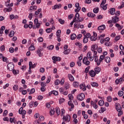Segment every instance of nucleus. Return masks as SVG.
<instances>
[{"label": "nucleus", "mask_w": 124, "mask_h": 124, "mask_svg": "<svg viewBox=\"0 0 124 124\" xmlns=\"http://www.w3.org/2000/svg\"><path fill=\"white\" fill-rule=\"evenodd\" d=\"M52 31H53V28H47L46 30V31L47 33H50Z\"/></svg>", "instance_id": "nucleus-27"}, {"label": "nucleus", "mask_w": 124, "mask_h": 124, "mask_svg": "<svg viewBox=\"0 0 124 124\" xmlns=\"http://www.w3.org/2000/svg\"><path fill=\"white\" fill-rule=\"evenodd\" d=\"M38 42H43V38L42 37H39L37 39Z\"/></svg>", "instance_id": "nucleus-50"}, {"label": "nucleus", "mask_w": 124, "mask_h": 124, "mask_svg": "<svg viewBox=\"0 0 124 124\" xmlns=\"http://www.w3.org/2000/svg\"><path fill=\"white\" fill-rule=\"evenodd\" d=\"M40 90L41 92H44L45 91H46V87L41 86Z\"/></svg>", "instance_id": "nucleus-58"}, {"label": "nucleus", "mask_w": 124, "mask_h": 124, "mask_svg": "<svg viewBox=\"0 0 124 124\" xmlns=\"http://www.w3.org/2000/svg\"><path fill=\"white\" fill-rule=\"evenodd\" d=\"M87 16H89L90 18H94L95 17V14L93 13H88L87 14Z\"/></svg>", "instance_id": "nucleus-17"}, {"label": "nucleus", "mask_w": 124, "mask_h": 124, "mask_svg": "<svg viewBox=\"0 0 124 124\" xmlns=\"http://www.w3.org/2000/svg\"><path fill=\"white\" fill-rule=\"evenodd\" d=\"M110 41V38H109V37H107V38H105V39H101V40H100V43L101 44H103V43H104L105 42H108V41Z\"/></svg>", "instance_id": "nucleus-14"}, {"label": "nucleus", "mask_w": 124, "mask_h": 124, "mask_svg": "<svg viewBox=\"0 0 124 124\" xmlns=\"http://www.w3.org/2000/svg\"><path fill=\"white\" fill-rule=\"evenodd\" d=\"M92 87H98V84L96 82H93L91 83Z\"/></svg>", "instance_id": "nucleus-33"}, {"label": "nucleus", "mask_w": 124, "mask_h": 124, "mask_svg": "<svg viewBox=\"0 0 124 124\" xmlns=\"http://www.w3.org/2000/svg\"><path fill=\"white\" fill-rule=\"evenodd\" d=\"M97 52L99 53H102V48L101 47H99L97 49Z\"/></svg>", "instance_id": "nucleus-52"}, {"label": "nucleus", "mask_w": 124, "mask_h": 124, "mask_svg": "<svg viewBox=\"0 0 124 124\" xmlns=\"http://www.w3.org/2000/svg\"><path fill=\"white\" fill-rule=\"evenodd\" d=\"M36 9H37V6H31L30 7V10H36Z\"/></svg>", "instance_id": "nucleus-30"}, {"label": "nucleus", "mask_w": 124, "mask_h": 124, "mask_svg": "<svg viewBox=\"0 0 124 124\" xmlns=\"http://www.w3.org/2000/svg\"><path fill=\"white\" fill-rule=\"evenodd\" d=\"M69 86H70L69 83H65V88L66 90H67V89H69Z\"/></svg>", "instance_id": "nucleus-51"}, {"label": "nucleus", "mask_w": 124, "mask_h": 124, "mask_svg": "<svg viewBox=\"0 0 124 124\" xmlns=\"http://www.w3.org/2000/svg\"><path fill=\"white\" fill-rule=\"evenodd\" d=\"M47 49H48V50H53V49H54V46L53 45H51L49 46H47Z\"/></svg>", "instance_id": "nucleus-47"}, {"label": "nucleus", "mask_w": 124, "mask_h": 124, "mask_svg": "<svg viewBox=\"0 0 124 124\" xmlns=\"http://www.w3.org/2000/svg\"><path fill=\"white\" fill-rule=\"evenodd\" d=\"M107 101H108V102H111V101H112V97H111V96H109L107 97Z\"/></svg>", "instance_id": "nucleus-45"}, {"label": "nucleus", "mask_w": 124, "mask_h": 124, "mask_svg": "<svg viewBox=\"0 0 124 124\" xmlns=\"http://www.w3.org/2000/svg\"><path fill=\"white\" fill-rule=\"evenodd\" d=\"M77 37V36L76 35V34H75V33H73L71 35V40H75V39H76Z\"/></svg>", "instance_id": "nucleus-21"}, {"label": "nucleus", "mask_w": 124, "mask_h": 124, "mask_svg": "<svg viewBox=\"0 0 124 124\" xmlns=\"http://www.w3.org/2000/svg\"><path fill=\"white\" fill-rule=\"evenodd\" d=\"M33 16V15H32V13L29 14V18L30 20H31V19H32Z\"/></svg>", "instance_id": "nucleus-62"}, {"label": "nucleus", "mask_w": 124, "mask_h": 124, "mask_svg": "<svg viewBox=\"0 0 124 124\" xmlns=\"http://www.w3.org/2000/svg\"><path fill=\"white\" fill-rule=\"evenodd\" d=\"M18 88H19V86H18L17 85H15L13 86V89L14 91H17Z\"/></svg>", "instance_id": "nucleus-34"}, {"label": "nucleus", "mask_w": 124, "mask_h": 124, "mask_svg": "<svg viewBox=\"0 0 124 124\" xmlns=\"http://www.w3.org/2000/svg\"><path fill=\"white\" fill-rule=\"evenodd\" d=\"M106 3V0H102L101 3L100 5V6H103V5H104Z\"/></svg>", "instance_id": "nucleus-46"}, {"label": "nucleus", "mask_w": 124, "mask_h": 124, "mask_svg": "<svg viewBox=\"0 0 124 124\" xmlns=\"http://www.w3.org/2000/svg\"><path fill=\"white\" fill-rule=\"evenodd\" d=\"M42 51V49L41 47H39L38 48V50H37V54L38 55L39 57H42L43 56V54L41 53V52Z\"/></svg>", "instance_id": "nucleus-13"}, {"label": "nucleus", "mask_w": 124, "mask_h": 124, "mask_svg": "<svg viewBox=\"0 0 124 124\" xmlns=\"http://www.w3.org/2000/svg\"><path fill=\"white\" fill-rule=\"evenodd\" d=\"M120 39H121V36L120 35H118V36H116L115 37V41H118V40H120Z\"/></svg>", "instance_id": "nucleus-41"}, {"label": "nucleus", "mask_w": 124, "mask_h": 124, "mask_svg": "<svg viewBox=\"0 0 124 124\" xmlns=\"http://www.w3.org/2000/svg\"><path fill=\"white\" fill-rule=\"evenodd\" d=\"M105 58V56H104V55H101L100 56V59H99L100 62H102L104 60Z\"/></svg>", "instance_id": "nucleus-44"}, {"label": "nucleus", "mask_w": 124, "mask_h": 124, "mask_svg": "<svg viewBox=\"0 0 124 124\" xmlns=\"http://www.w3.org/2000/svg\"><path fill=\"white\" fill-rule=\"evenodd\" d=\"M109 13L111 14V15H114L115 13H116V9L114 8H111L109 10H108Z\"/></svg>", "instance_id": "nucleus-11"}, {"label": "nucleus", "mask_w": 124, "mask_h": 124, "mask_svg": "<svg viewBox=\"0 0 124 124\" xmlns=\"http://www.w3.org/2000/svg\"><path fill=\"white\" fill-rule=\"evenodd\" d=\"M118 95L119 96H123L124 95V92L122 91H119Z\"/></svg>", "instance_id": "nucleus-36"}, {"label": "nucleus", "mask_w": 124, "mask_h": 124, "mask_svg": "<svg viewBox=\"0 0 124 124\" xmlns=\"http://www.w3.org/2000/svg\"><path fill=\"white\" fill-rule=\"evenodd\" d=\"M91 57H92V52H88L87 53V59H90V58H91Z\"/></svg>", "instance_id": "nucleus-40"}, {"label": "nucleus", "mask_w": 124, "mask_h": 124, "mask_svg": "<svg viewBox=\"0 0 124 124\" xmlns=\"http://www.w3.org/2000/svg\"><path fill=\"white\" fill-rule=\"evenodd\" d=\"M60 80L59 79H57L55 81V85L56 86H58V85H60Z\"/></svg>", "instance_id": "nucleus-42"}, {"label": "nucleus", "mask_w": 124, "mask_h": 124, "mask_svg": "<svg viewBox=\"0 0 124 124\" xmlns=\"http://www.w3.org/2000/svg\"><path fill=\"white\" fill-rule=\"evenodd\" d=\"M9 50L10 53H14V48L13 47H10Z\"/></svg>", "instance_id": "nucleus-57"}, {"label": "nucleus", "mask_w": 124, "mask_h": 124, "mask_svg": "<svg viewBox=\"0 0 124 124\" xmlns=\"http://www.w3.org/2000/svg\"><path fill=\"white\" fill-rule=\"evenodd\" d=\"M7 114H8V111H7V110H5L3 112L4 117H6Z\"/></svg>", "instance_id": "nucleus-59"}, {"label": "nucleus", "mask_w": 124, "mask_h": 124, "mask_svg": "<svg viewBox=\"0 0 124 124\" xmlns=\"http://www.w3.org/2000/svg\"><path fill=\"white\" fill-rule=\"evenodd\" d=\"M101 110L102 111V113H103V112H105V110H106V108L105 107H101Z\"/></svg>", "instance_id": "nucleus-64"}, {"label": "nucleus", "mask_w": 124, "mask_h": 124, "mask_svg": "<svg viewBox=\"0 0 124 124\" xmlns=\"http://www.w3.org/2000/svg\"><path fill=\"white\" fill-rule=\"evenodd\" d=\"M50 116H52V115H54L55 114V110L54 109H52L49 112Z\"/></svg>", "instance_id": "nucleus-49"}, {"label": "nucleus", "mask_w": 124, "mask_h": 124, "mask_svg": "<svg viewBox=\"0 0 124 124\" xmlns=\"http://www.w3.org/2000/svg\"><path fill=\"white\" fill-rule=\"evenodd\" d=\"M98 105H99V106H103V105H104V101L100 100L98 102Z\"/></svg>", "instance_id": "nucleus-23"}, {"label": "nucleus", "mask_w": 124, "mask_h": 124, "mask_svg": "<svg viewBox=\"0 0 124 124\" xmlns=\"http://www.w3.org/2000/svg\"><path fill=\"white\" fill-rule=\"evenodd\" d=\"M78 100L82 101L85 99V94L84 93H81L78 94L77 97Z\"/></svg>", "instance_id": "nucleus-2"}, {"label": "nucleus", "mask_w": 124, "mask_h": 124, "mask_svg": "<svg viewBox=\"0 0 124 124\" xmlns=\"http://www.w3.org/2000/svg\"><path fill=\"white\" fill-rule=\"evenodd\" d=\"M105 29H106V27L105 26V25H102L98 27V31H104Z\"/></svg>", "instance_id": "nucleus-16"}, {"label": "nucleus", "mask_w": 124, "mask_h": 124, "mask_svg": "<svg viewBox=\"0 0 124 124\" xmlns=\"http://www.w3.org/2000/svg\"><path fill=\"white\" fill-rule=\"evenodd\" d=\"M68 78H69L70 81H72V82H73V81H74V77H73L72 75L68 74Z\"/></svg>", "instance_id": "nucleus-20"}, {"label": "nucleus", "mask_w": 124, "mask_h": 124, "mask_svg": "<svg viewBox=\"0 0 124 124\" xmlns=\"http://www.w3.org/2000/svg\"><path fill=\"white\" fill-rule=\"evenodd\" d=\"M0 50L1 52H3L5 50V46L4 45H2L0 47Z\"/></svg>", "instance_id": "nucleus-39"}, {"label": "nucleus", "mask_w": 124, "mask_h": 124, "mask_svg": "<svg viewBox=\"0 0 124 124\" xmlns=\"http://www.w3.org/2000/svg\"><path fill=\"white\" fill-rule=\"evenodd\" d=\"M55 109H56V113L57 114L58 116H60V114H61V112L60 111V108L56 107Z\"/></svg>", "instance_id": "nucleus-24"}, {"label": "nucleus", "mask_w": 124, "mask_h": 124, "mask_svg": "<svg viewBox=\"0 0 124 124\" xmlns=\"http://www.w3.org/2000/svg\"><path fill=\"white\" fill-rule=\"evenodd\" d=\"M100 70H101V69L99 67L97 66L94 68V71L96 74H98L100 72Z\"/></svg>", "instance_id": "nucleus-19"}, {"label": "nucleus", "mask_w": 124, "mask_h": 124, "mask_svg": "<svg viewBox=\"0 0 124 124\" xmlns=\"http://www.w3.org/2000/svg\"><path fill=\"white\" fill-rule=\"evenodd\" d=\"M116 109L117 111V112H120L122 110L123 108H122V106H121V104H117L116 105Z\"/></svg>", "instance_id": "nucleus-10"}, {"label": "nucleus", "mask_w": 124, "mask_h": 124, "mask_svg": "<svg viewBox=\"0 0 124 124\" xmlns=\"http://www.w3.org/2000/svg\"><path fill=\"white\" fill-rule=\"evenodd\" d=\"M100 7H101V8H102L103 10H106V9H107V7L106 6V5H103V6H100Z\"/></svg>", "instance_id": "nucleus-63"}, {"label": "nucleus", "mask_w": 124, "mask_h": 124, "mask_svg": "<svg viewBox=\"0 0 124 124\" xmlns=\"http://www.w3.org/2000/svg\"><path fill=\"white\" fill-rule=\"evenodd\" d=\"M44 116H40L39 118V121H40L41 122H42V121H44Z\"/></svg>", "instance_id": "nucleus-53"}, {"label": "nucleus", "mask_w": 124, "mask_h": 124, "mask_svg": "<svg viewBox=\"0 0 124 124\" xmlns=\"http://www.w3.org/2000/svg\"><path fill=\"white\" fill-rule=\"evenodd\" d=\"M98 47V46H97V45L96 44L93 45L92 46L91 50L92 51H93L95 50H96V49H97Z\"/></svg>", "instance_id": "nucleus-18"}, {"label": "nucleus", "mask_w": 124, "mask_h": 124, "mask_svg": "<svg viewBox=\"0 0 124 124\" xmlns=\"http://www.w3.org/2000/svg\"><path fill=\"white\" fill-rule=\"evenodd\" d=\"M68 97H69V100L70 101H69L68 102V105L69 106H71V109H73V108H74V105L73 104V103H72V99L73 100V95L72 94H69L68 95Z\"/></svg>", "instance_id": "nucleus-1"}, {"label": "nucleus", "mask_w": 124, "mask_h": 124, "mask_svg": "<svg viewBox=\"0 0 124 124\" xmlns=\"http://www.w3.org/2000/svg\"><path fill=\"white\" fill-rule=\"evenodd\" d=\"M112 21L113 24H116L117 22H119V17L117 16L112 17Z\"/></svg>", "instance_id": "nucleus-12"}, {"label": "nucleus", "mask_w": 124, "mask_h": 124, "mask_svg": "<svg viewBox=\"0 0 124 124\" xmlns=\"http://www.w3.org/2000/svg\"><path fill=\"white\" fill-rule=\"evenodd\" d=\"M46 85L47 84L45 83V82H42L41 83V87H45V86H46Z\"/></svg>", "instance_id": "nucleus-60"}, {"label": "nucleus", "mask_w": 124, "mask_h": 124, "mask_svg": "<svg viewBox=\"0 0 124 124\" xmlns=\"http://www.w3.org/2000/svg\"><path fill=\"white\" fill-rule=\"evenodd\" d=\"M105 62H106L107 63H110V62H111V59L110 58V57H106Z\"/></svg>", "instance_id": "nucleus-22"}, {"label": "nucleus", "mask_w": 124, "mask_h": 124, "mask_svg": "<svg viewBox=\"0 0 124 124\" xmlns=\"http://www.w3.org/2000/svg\"><path fill=\"white\" fill-rule=\"evenodd\" d=\"M89 74L91 77H94V76L96 75V73L95 72H94V71H93V70L90 71Z\"/></svg>", "instance_id": "nucleus-15"}, {"label": "nucleus", "mask_w": 124, "mask_h": 124, "mask_svg": "<svg viewBox=\"0 0 124 124\" xmlns=\"http://www.w3.org/2000/svg\"><path fill=\"white\" fill-rule=\"evenodd\" d=\"M115 16H116V17L120 16V15L121 14V12H120V11H117L116 12V13H115Z\"/></svg>", "instance_id": "nucleus-48"}, {"label": "nucleus", "mask_w": 124, "mask_h": 124, "mask_svg": "<svg viewBox=\"0 0 124 124\" xmlns=\"http://www.w3.org/2000/svg\"><path fill=\"white\" fill-rule=\"evenodd\" d=\"M52 60L53 61V63H56L57 62H60L62 60V58L59 57L53 56L52 57Z\"/></svg>", "instance_id": "nucleus-4"}, {"label": "nucleus", "mask_w": 124, "mask_h": 124, "mask_svg": "<svg viewBox=\"0 0 124 124\" xmlns=\"http://www.w3.org/2000/svg\"><path fill=\"white\" fill-rule=\"evenodd\" d=\"M73 86L75 87V88H78L79 86V82H75L73 83Z\"/></svg>", "instance_id": "nucleus-29"}, {"label": "nucleus", "mask_w": 124, "mask_h": 124, "mask_svg": "<svg viewBox=\"0 0 124 124\" xmlns=\"http://www.w3.org/2000/svg\"><path fill=\"white\" fill-rule=\"evenodd\" d=\"M59 23H60V24L61 25H63V24H64V22H65L64 21V20L62 19V18H60L59 20H58Z\"/></svg>", "instance_id": "nucleus-28"}, {"label": "nucleus", "mask_w": 124, "mask_h": 124, "mask_svg": "<svg viewBox=\"0 0 124 124\" xmlns=\"http://www.w3.org/2000/svg\"><path fill=\"white\" fill-rule=\"evenodd\" d=\"M52 93L54 95H58V94H59V92L56 91H52Z\"/></svg>", "instance_id": "nucleus-54"}, {"label": "nucleus", "mask_w": 124, "mask_h": 124, "mask_svg": "<svg viewBox=\"0 0 124 124\" xmlns=\"http://www.w3.org/2000/svg\"><path fill=\"white\" fill-rule=\"evenodd\" d=\"M62 32V31L60 30H58L57 31V40L58 42H61V33Z\"/></svg>", "instance_id": "nucleus-6"}, {"label": "nucleus", "mask_w": 124, "mask_h": 124, "mask_svg": "<svg viewBox=\"0 0 124 124\" xmlns=\"http://www.w3.org/2000/svg\"><path fill=\"white\" fill-rule=\"evenodd\" d=\"M62 120H63L65 122H67V123H68L69 122H70V116H69L68 114L66 115V116H63Z\"/></svg>", "instance_id": "nucleus-8"}, {"label": "nucleus", "mask_w": 124, "mask_h": 124, "mask_svg": "<svg viewBox=\"0 0 124 124\" xmlns=\"http://www.w3.org/2000/svg\"><path fill=\"white\" fill-rule=\"evenodd\" d=\"M14 64L13 62H10L7 65V68L10 71H12L14 69Z\"/></svg>", "instance_id": "nucleus-3"}, {"label": "nucleus", "mask_w": 124, "mask_h": 124, "mask_svg": "<svg viewBox=\"0 0 124 124\" xmlns=\"http://www.w3.org/2000/svg\"><path fill=\"white\" fill-rule=\"evenodd\" d=\"M84 37L89 39L91 37V33H87L86 35H84Z\"/></svg>", "instance_id": "nucleus-35"}, {"label": "nucleus", "mask_w": 124, "mask_h": 124, "mask_svg": "<svg viewBox=\"0 0 124 124\" xmlns=\"http://www.w3.org/2000/svg\"><path fill=\"white\" fill-rule=\"evenodd\" d=\"M14 33H15V32H14V31H11L10 33L9 34V36H10V37H12L14 36Z\"/></svg>", "instance_id": "nucleus-32"}, {"label": "nucleus", "mask_w": 124, "mask_h": 124, "mask_svg": "<svg viewBox=\"0 0 124 124\" xmlns=\"http://www.w3.org/2000/svg\"><path fill=\"white\" fill-rule=\"evenodd\" d=\"M69 53H70V49H65V50L63 52L64 55H68Z\"/></svg>", "instance_id": "nucleus-26"}, {"label": "nucleus", "mask_w": 124, "mask_h": 124, "mask_svg": "<svg viewBox=\"0 0 124 124\" xmlns=\"http://www.w3.org/2000/svg\"><path fill=\"white\" fill-rule=\"evenodd\" d=\"M33 106V102H31L29 103V107L30 108H32V107Z\"/></svg>", "instance_id": "nucleus-61"}, {"label": "nucleus", "mask_w": 124, "mask_h": 124, "mask_svg": "<svg viewBox=\"0 0 124 124\" xmlns=\"http://www.w3.org/2000/svg\"><path fill=\"white\" fill-rule=\"evenodd\" d=\"M82 62L85 65H90V61H88V58L87 57H85L82 60Z\"/></svg>", "instance_id": "nucleus-7"}, {"label": "nucleus", "mask_w": 124, "mask_h": 124, "mask_svg": "<svg viewBox=\"0 0 124 124\" xmlns=\"http://www.w3.org/2000/svg\"><path fill=\"white\" fill-rule=\"evenodd\" d=\"M98 11H99V8H94L93 10V12L94 13H98Z\"/></svg>", "instance_id": "nucleus-37"}, {"label": "nucleus", "mask_w": 124, "mask_h": 124, "mask_svg": "<svg viewBox=\"0 0 124 124\" xmlns=\"http://www.w3.org/2000/svg\"><path fill=\"white\" fill-rule=\"evenodd\" d=\"M18 113L21 115H26L27 111L25 110H23V107H21L18 110Z\"/></svg>", "instance_id": "nucleus-9"}, {"label": "nucleus", "mask_w": 124, "mask_h": 124, "mask_svg": "<svg viewBox=\"0 0 124 124\" xmlns=\"http://www.w3.org/2000/svg\"><path fill=\"white\" fill-rule=\"evenodd\" d=\"M85 2L87 4H90V3H92V0H85Z\"/></svg>", "instance_id": "nucleus-56"}, {"label": "nucleus", "mask_w": 124, "mask_h": 124, "mask_svg": "<svg viewBox=\"0 0 124 124\" xmlns=\"http://www.w3.org/2000/svg\"><path fill=\"white\" fill-rule=\"evenodd\" d=\"M88 41H89V39H87L86 37H84L83 40V43L84 44L88 43Z\"/></svg>", "instance_id": "nucleus-31"}, {"label": "nucleus", "mask_w": 124, "mask_h": 124, "mask_svg": "<svg viewBox=\"0 0 124 124\" xmlns=\"http://www.w3.org/2000/svg\"><path fill=\"white\" fill-rule=\"evenodd\" d=\"M90 68H91V66H89L87 68H85V73H88L89 72V70H90Z\"/></svg>", "instance_id": "nucleus-43"}, {"label": "nucleus", "mask_w": 124, "mask_h": 124, "mask_svg": "<svg viewBox=\"0 0 124 124\" xmlns=\"http://www.w3.org/2000/svg\"><path fill=\"white\" fill-rule=\"evenodd\" d=\"M90 39L91 41H95L96 40V37H94V36H92L90 37Z\"/></svg>", "instance_id": "nucleus-38"}, {"label": "nucleus", "mask_w": 124, "mask_h": 124, "mask_svg": "<svg viewBox=\"0 0 124 124\" xmlns=\"http://www.w3.org/2000/svg\"><path fill=\"white\" fill-rule=\"evenodd\" d=\"M29 50L30 51H33L34 50H35V47L34 46L31 45L29 48Z\"/></svg>", "instance_id": "nucleus-25"}, {"label": "nucleus", "mask_w": 124, "mask_h": 124, "mask_svg": "<svg viewBox=\"0 0 124 124\" xmlns=\"http://www.w3.org/2000/svg\"><path fill=\"white\" fill-rule=\"evenodd\" d=\"M75 7H76L77 9L75 10V12L76 13H78V12H79V11L81 10V7H80V4H79L78 2L76 3L75 4Z\"/></svg>", "instance_id": "nucleus-5"}, {"label": "nucleus", "mask_w": 124, "mask_h": 124, "mask_svg": "<svg viewBox=\"0 0 124 124\" xmlns=\"http://www.w3.org/2000/svg\"><path fill=\"white\" fill-rule=\"evenodd\" d=\"M65 101V100L64 98H61L60 100H59V103L60 104H62V103H63V102H64V101Z\"/></svg>", "instance_id": "nucleus-55"}]
</instances>
